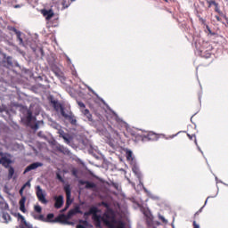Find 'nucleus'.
I'll use <instances>...</instances> for the list:
<instances>
[{"label":"nucleus","mask_w":228,"mask_h":228,"mask_svg":"<svg viewBox=\"0 0 228 228\" xmlns=\"http://www.w3.org/2000/svg\"><path fill=\"white\" fill-rule=\"evenodd\" d=\"M102 222L109 228H126V224L117 219L115 214H105Z\"/></svg>","instance_id":"1"},{"label":"nucleus","mask_w":228,"mask_h":228,"mask_svg":"<svg viewBox=\"0 0 228 228\" xmlns=\"http://www.w3.org/2000/svg\"><path fill=\"white\" fill-rule=\"evenodd\" d=\"M12 155L10 153H1V165L5 168H9L8 178L12 179L13 177V174H15V168L12 167Z\"/></svg>","instance_id":"2"},{"label":"nucleus","mask_w":228,"mask_h":228,"mask_svg":"<svg viewBox=\"0 0 228 228\" xmlns=\"http://www.w3.org/2000/svg\"><path fill=\"white\" fill-rule=\"evenodd\" d=\"M23 114H24V117L21 118L22 122H25V124L29 127H31V129H33L34 131H38V127H39L38 122L35 123V125H31L32 120H37V118L33 117V111H31V110L27 108L23 111Z\"/></svg>","instance_id":"3"},{"label":"nucleus","mask_w":228,"mask_h":228,"mask_svg":"<svg viewBox=\"0 0 228 228\" xmlns=\"http://www.w3.org/2000/svg\"><path fill=\"white\" fill-rule=\"evenodd\" d=\"M2 67H6V69H12L13 65L19 67V63H17V61H13V58H12V56H7L6 53H2Z\"/></svg>","instance_id":"4"},{"label":"nucleus","mask_w":228,"mask_h":228,"mask_svg":"<svg viewBox=\"0 0 228 228\" xmlns=\"http://www.w3.org/2000/svg\"><path fill=\"white\" fill-rule=\"evenodd\" d=\"M99 208L97 207H91L87 212H85V216H90L93 215V220H101V216H99Z\"/></svg>","instance_id":"5"},{"label":"nucleus","mask_w":228,"mask_h":228,"mask_svg":"<svg viewBox=\"0 0 228 228\" xmlns=\"http://www.w3.org/2000/svg\"><path fill=\"white\" fill-rule=\"evenodd\" d=\"M61 116L63 118H65L66 120H69V124H71V126L77 125V119H76V116H74V114H72V112H69V114H66L65 111H63V110H62Z\"/></svg>","instance_id":"6"},{"label":"nucleus","mask_w":228,"mask_h":228,"mask_svg":"<svg viewBox=\"0 0 228 228\" xmlns=\"http://www.w3.org/2000/svg\"><path fill=\"white\" fill-rule=\"evenodd\" d=\"M78 184L80 186H84V184H86L85 186L86 190H94V188H97V184H95V183L90 182V181H85L82 179L78 180Z\"/></svg>","instance_id":"7"},{"label":"nucleus","mask_w":228,"mask_h":228,"mask_svg":"<svg viewBox=\"0 0 228 228\" xmlns=\"http://www.w3.org/2000/svg\"><path fill=\"white\" fill-rule=\"evenodd\" d=\"M37 197L39 202H42L43 204H47V200H45V194H44V191H42V187H40V185L37 186Z\"/></svg>","instance_id":"8"},{"label":"nucleus","mask_w":228,"mask_h":228,"mask_svg":"<svg viewBox=\"0 0 228 228\" xmlns=\"http://www.w3.org/2000/svg\"><path fill=\"white\" fill-rule=\"evenodd\" d=\"M58 134L60 136V138H63L65 143H67L68 145H69L70 142H72V136H70V134L65 133V131H63V129H60L58 131Z\"/></svg>","instance_id":"9"},{"label":"nucleus","mask_w":228,"mask_h":228,"mask_svg":"<svg viewBox=\"0 0 228 228\" xmlns=\"http://www.w3.org/2000/svg\"><path fill=\"white\" fill-rule=\"evenodd\" d=\"M82 113L84 117H86V122H90L91 126H95V121L92 118V113H90V110L88 109L82 110Z\"/></svg>","instance_id":"10"},{"label":"nucleus","mask_w":228,"mask_h":228,"mask_svg":"<svg viewBox=\"0 0 228 228\" xmlns=\"http://www.w3.org/2000/svg\"><path fill=\"white\" fill-rule=\"evenodd\" d=\"M40 167H44V163H42V162H34V163L28 165L25 168L23 174H28V172H31V170H37V168H38Z\"/></svg>","instance_id":"11"},{"label":"nucleus","mask_w":228,"mask_h":228,"mask_svg":"<svg viewBox=\"0 0 228 228\" xmlns=\"http://www.w3.org/2000/svg\"><path fill=\"white\" fill-rule=\"evenodd\" d=\"M64 191L66 193L67 200H66V206L69 208L70 204H72V200H70V195L72 194V190L70 189V185L68 184L64 187Z\"/></svg>","instance_id":"12"},{"label":"nucleus","mask_w":228,"mask_h":228,"mask_svg":"<svg viewBox=\"0 0 228 228\" xmlns=\"http://www.w3.org/2000/svg\"><path fill=\"white\" fill-rule=\"evenodd\" d=\"M42 14L44 15V17H45L46 20H51V19L54 17V12L53 11V9H44L42 10Z\"/></svg>","instance_id":"13"},{"label":"nucleus","mask_w":228,"mask_h":228,"mask_svg":"<svg viewBox=\"0 0 228 228\" xmlns=\"http://www.w3.org/2000/svg\"><path fill=\"white\" fill-rule=\"evenodd\" d=\"M132 170L134 172V174L136 175V177L139 179V184H141V186H143V183L142 182V172L140 171V168L136 166H134L132 167Z\"/></svg>","instance_id":"14"},{"label":"nucleus","mask_w":228,"mask_h":228,"mask_svg":"<svg viewBox=\"0 0 228 228\" xmlns=\"http://www.w3.org/2000/svg\"><path fill=\"white\" fill-rule=\"evenodd\" d=\"M54 200H55L54 208L56 209H60L61 206H63V196L62 195L55 196Z\"/></svg>","instance_id":"15"},{"label":"nucleus","mask_w":228,"mask_h":228,"mask_svg":"<svg viewBox=\"0 0 228 228\" xmlns=\"http://www.w3.org/2000/svg\"><path fill=\"white\" fill-rule=\"evenodd\" d=\"M83 215V211H81V207L76 206L73 209H70L68 212L69 217V216H74L75 215Z\"/></svg>","instance_id":"16"},{"label":"nucleus","mask_w":228,"mask_h":228,"mask_svg":"<svg viewBox=\"0 0 228 228\" xmlns=\"http://www.w3.org/2000/svg\"><path fill=\"white\" fill-rule=\"evenodd\" d=\"M67 216L65 214H60L57 217L53 219V224H65Z\"/></svg>","instance_id":"17"},{"label":"nucleus","mask_w":228,"mask_h":228,"mask_svg":"<svg viewBox=\"0 0 228 228\" xmlns=\"http://www.w3.org/2000/svg\"><path fill=\"white\" fill-rule=\"evenodd\" d=\"M49 126L53 127V129H56L58 132L61 129V126L53 119L49 120Z\"/></svg>","instance_id":"18"},{"label":"nucleus","mask_w":228,"mask_h":228,"mask_svg":"<svg viewBox=\"0 0 228 228\" xmlns=\"http://www.w3.org/2000/svg\"><path fill=\"white\" fill-rule=\"evenodd\" d=\"M88 225H90L88 221L80 219L79 224H77L76 228H88Z\"/></svg>","instance_id":"19"},{"label":"nucleus","mask_w":228,"mask_h":228,"mask_svg":"<svg viewBox=\"0 0 228 228\" xmlns=\"http://www.w3.org/2000/svg\"><path fill=\"white\" fill-rule=\"evenodd\" d=\"M54 104V109L56 110V111H61V110L65 111V107H63V105L61 103H59L58 102H53Z\"/></svg>","instance_id":"20"},{"label":"nucleus","mask_w":228,"mask_h":228,"mask_svg":"<svg viewBox=\"0 0 228 228\" xmlns=\"http://www.w3.org/2000/svg\"><path fill=\"white\" fill-rule=\"evenodd\" d=\"M53 218H54V214L50 213L46 216V218L45 217V220H43V222L54 224V219Z\"/></svg>","instance_id":"21"},{"label":"nucleus","mask_w":228,"mask_h":228,"mask_svg":"<svg viewBox=\"0 0 228 228\" xmlns=\"http://www.w3.org/2000/svg\"><path fill=\"white\" fill-rule=\"evenodd\" d=\"M107 143L108 145H110V147H111L112 149H115V147H117L115 145V140H113L111 138V135L109 134V136H107Z\"/></svg>","instance_id":"22"},{"label":"nucleus","mask_w":228,"mask_h":228,"mask_svg":"<svg viewBox=\"0 0 228 228\" xmlns=\"http://www.w3.org/2000/svg\"><path fill=\"white\" fill-rule=\"evenodd\" d=\"M31 216L34 218V220H38L39 222H44L45 220L44 215H37V214L32 213Z\"/></svg>","instance_id":"23"},{"label":"nucleus","mask_w":228,"mask_h":228,"mask_svg":"<svg viewBox=\"0 0 228 228\" xmlns=\"http://www.w3.org/2000/svg\"><path fill=\"white\" fill-rule=\"evenodd\" d=\"M15 35L20 42V45H24V40L22 39V32L20 30H18L15 32Z\"/></svg>","instance_id":"24"},{"label":"nucleus","mask_w":228,"mask_h":228,"mask_svg":"<svg viewBox=\"0 0 228 228\" xmlns=\"http://www.w3.org/2000/svg\"><path fill=\"white\" fill-rule=\"evenodd\" d=\"M2 218H4L5 224H8L9 222L12 221V216H10V214L8 213H3Z\"/></svg>","instance_id":"25"},{"label":"nucleus","mask_w":228,"mask_h":228,"mask_svg":"<svg viewBox=\"0 0 228 228\" xmlns=\"http://www.w3.org/2000/svg\"><path fill=\"white\" fill-rule=\"evenodd\" d=\"M126 158L128 161H133V151L131 150H126Z\"/></svg>","instance_id":"26"},{"label":"nucleus","mask_w":228,"mask_h":228,"mask_svg":"<svg viewBox=\"0 0 228 228\" xmlns=\"http://www.w3.org/2000/svg\"><path fill=\"white\" fill-rule=\"evenodd\" d=\"M72 218V216L69 217V214L66 216V220H64L65 225H74V222L69 221V219Z\"/></svg>","instance_id":"27"},{"label":"nucleus","mask_w":228,"mask_h":228,"mask_svg":"<svg viewBox=\"0 0 228 228\" xmlns=\"http://www.w3.org/2000/svg\"><path fill=\"white\" fill-rule=\"evenodd\" d=\"M71 174L73 177H75L76 179H79V175H77L79 174V171L77 170V168H73L71 170Z\"/></svg>","instance_id":"28"},{"label":"nucleus","mask_w":228,"mask_h":228,"mask_svg":"<svg viewBox=\"0 0 228 228\" xmlns=\"http://www.w3.org/2000/svg\"><path fill=\"white\" fill-rule=\"evenodd\" d=\"M61 154H65L66 156H70V151L65 146H62V150L61 151Z\"/></svg>","instance_id":"29"},{"label":"nucleus","mask_w":228,"mask_h":228,"mask_svg":"<svg viewBox=\"0 0 228 228\" xmlns=\"http://www.w3.org/2000/svg\"><path fill=\"white\" fill-rule=\"evenodd\" d=\"M98 206H103V208H106V209H110V203L106 202V201H102L100 203H98Z\"/></svg>","instance_id":"30"},{"label":"nucleus","mask_w":228,"mask_h":228,"mask_svg":"<svg viewBox=\"0 0 228 228\" xmlns=\"http://www.w3.org/2000/svg\"><path fill=\"white\" fill-rule=\"evenodd\" d=\"M63 8H69L70 6V0H62Z\"/></svg>","instance_id":"31"},{"label":"nucleus","mask_w":228,"mask_h":228,"mask_svg":"<svg viewBox=\"0 0 228 228\" xmlns=\"http://www.w3.org/2000/svg\"><path fill=\"white\" fill-rule=\"evenodd\" d=\"M55 151H57L58 152H61L62 149H63V145L57 143L54 146Z\"/></svg>","instance_id":"32"},{"label":"nucleus","mask_w":228,"mask_h":228,"mask_svg":"<svg viewBox=\"0 0 228 228\" xmlns=\"http://www.w3.org/2000/svg\"><path fill=\"white\" fill-rule=\"evenodd\" d=\"M19 205L20 206H26V196H22V198L19 201Z\"/></svg>","instance_id":"33"},{"label":"nucleus","mask_w":228,"mask_h":228,"mask_svg":"<svg viewBox=\"0 0 228 228\" xmlns=\"http://www.w3.org/2000/svg\"><path fill=\"white\" fill-rule=\"evenodd\" d=\"M56 179H58V181H60L61 183H65V180L59 172L56 173Z\"/></svg>","instance_id":"34"},{"label":"nucleus","mask_w":228,"mask_h":228,"mask_svg":"<svg viewBox=\"0 0 228 228\" xmlns=\"http://www.w3.org/2000/svg\"><path fill=\"white\" fill-rule=\"evenodd\" d=\"M77 104L80 108V110L83 112V110H86V105H85V103L83 102H77Z\"/></svg>","instance_id":"35"},{"label":"nucleus","mask_w":228,"mask_h":228,"mask_svg":"<svg viewBox=\"0 0 228 228\" xmlns=\"http://www.w3.org/2000/svg\"><path fill=\"white\" fill-rule=\"evenodd\" d=\"M34 211H36V213H42V207L40 205H36L34 207Z\"/></svg>","instance_id":"36"},{"label":"nucleus","mask_w":228,"mask_h":228,"mask_svg":"<svg viewBox=\"0 0 228 228\" xmlns=\"http://www.w3.org/2000/svg\"><path fill=\"white\" fill-rule=\"evenodd\" d=\"M37 136L39 138H43V140H46L47 139V136L45 135V134H44V132L40 131L37 133Z\"/></svg>","instance_id":"37"},{"label":"nucleus","mask_w":228,"mask_h":228,"mask_svg":"<svg viewBox=\"0 0 228 228\" xmlns=\"http://www.w3.org/2000/svg\"><path fill=\"white\" fill-rule=\"evenodd\" d=\"M7 29L9 31H12L13 33H17L19 31L17 28H15V27H12V26H8Z\"/></svg>","instance_id":"38"},{"label":"nucleus","mask_w":228,"mask_h":228,"mask_svg":"<svg viewBox=\"0 0 228 228\" xmlns=\"http://www.w3.org/2000/svg\"><path fill=\"white\" fill-rule=\"evenodd\" d=\"M215 7H216L215 12H216V13H219V15H222V11L220 10L218 4Z\"/></svg>","instance_id":"39"},{"label":"nucleus","mask_w":228,"mask_h":228,"mask_svg":"<svg viewBox=\"0 0 228 228\" xmlns=\"http://www.w3.org/2000/svg\"><path fill=\"white\" fill-rule=\"evenodd\" d=\"M22 186H24V189H26V186H28V188H31V181L28 180L26 183H24Z\"/></svg>","instance_id":"40"},{"label":"nucleus","mask_w":228,"mask_h":228,"mask_svg":"<svg viewBox=\"0 0 228 228\" xmlns=\"http://www.w3.org/2000/svg\"><path fill=\"white\" fill-rule=\"evenodd\" d=\"M24 186H21V188L20 189V191H19V193H20V197L22 198V197H24Z\"/></svg>","instance_id":"41"},{"label":"nucleus","mask_w":228,"mask_h":228,"mask_svg":"<svg viewBox=\"0 0 228 228\" xmlns=\"http://www.w3.org/2000/svg\"><path fill=\"white\" fill-rule=\"evenodd\" d=\"M112 113H113L114 117H115V118H116V120H117L118 122H122V119H120V118H118V115H117V114L115 113V111H112Z\"/></svg>","instance_id":"42"},{"label":"nucleus","mask_w":228,"mask_h":228,"mask_svg":"<svg viewBox=\"0 0 228 228\" xmlns=\"http://www.w3.org/2000/svg\"><path fill=\"white\" fill-rule=\"evenodd\" d=\"M20 211H21L22 213H26V205L20 206Z\"/></svg>","instance_id":"43"},{"label":"nucleus","mask_w":228,"mask_h":228,"mask_svg":"<svg viewBox=\"0 0 228 228\" xmlns=\"http://www.w3.org/2000/svg\"><path fill=\"white\" fill-rule=\"evenodd\" d=\"M87 89L89 90V92H92V94H94V95H96V97H99V95L96 94L95 91H94V89H92V87L88 86Z\"/></svg>","instance_id":"44"},{"label":"nucleus","mask_w":228,"mask_h":228,"mask_svg":"<svg viewBox=\"0 0 228 228\" xmlns=\"http://www.w3.org/2000/svg\"><path fill=\"white\" fill-rule=\"evenodd\" d=\"M147 224H148V228H156V226L151 225V224H152L151 221L147 220Z\"/></svg>","instance_id":"45"},{"label":"nucleus","mask_w":228,"mask_h":228,"mask_svg":"<svg viewBox=\"0 0 228 228\" xmlns=\"http://www.w3.org/2000/svg\"><path fill=\"white\" fill-rule=\"evenodd\" d=\"M192 224L194 228H200V225H199L196 221H193Z\"/></svg>","instance_id":"46"},{"label":"nucleus","mask_w":228,"mask_h":228,"mask_svg":"<svg viewBox=\"0 0 228 228\" xmlns=\"http://www.w3.org/2000/svg\"><path fill=\"white\" fill-rule=\"evenodd\" d=\"M207 29L210 35L215 36V32H212L209 27L207 26Z\"/></svg>","instance_id":"47"},{"label":"nucleus","mask_w":228,"mask_h":228,"mask_svg":"<svg viewBox=\"0 0 228 228\" xmlns=\"http://www.w3.org/2000/svg\"><path fill=\"white\" fill-rule=\"evenodd\" d=\"M195 143H196V145H197L198 150L200 151V152H201V154H203L202 150H200V147L199 144L197 143V139H195Z\"/></svg>","instance_id":"48"},{"label":"nucleus","mask_w":228,"mask_h":228,"mask_svg":"<svg viewBox=\"0 0 228 228\" xmlns=\"http://www.w3.org/2000/svg\"><path fill=\"white\" fill-rule=\"evenodd\" d=\"M210 4H213L214 6H217L218 3L213 0L210 2Z\"/></svg>","instance_id":"49"},{"label":"nucleus","mask_w":228,"mask_h":228,"mask_svg":"<svg viewBox=\"0 0 228 228\" xmlns=\"http://www.w3.org/2000/svg\"><path fill=\"white\" fill-rule=\"evenodd\" d=\"M113 186H114V188L116 189V190H118V183H113Z\"/></svg>","instance_id":"50"},{"label":"nucleus","mask_w":228,"mask_h":228,"mask_svg":"<svg viewBox=\"0 0 228 228\" xmlns=\"http://www.w3.org/2000/svg\"><path fill=\"white\" fill-rule=\"evenodd\" d=\"M160 220H162V222H167V220L165 219V217L163 216H159Z\"/></svg>","instance_id":"51"},{"label":"nucleus","mask_w":228,"mask_h":228,"mask_svg":"<svg viewBox=\"0 0 228 228\" xmlns=\"http://www.w3.org/2000/svg\"><path fill=\"white\" fill-rule=\"evenodd\" d=\"M187 136H188V138H189L190 140H193V136H195V135H190V134H188Z\"/></svg>","instance_id":"52"},{"label":"nucleus","mask_w":228,"mask_h":228,"mask_svg":"<svg viewBox=\"0 0 228 228\" xmlns=\"http://www.w3.org/2000/svg\"><path fill=\"white\" fill-rule=\"evenodd\" d=\"M216 20H218V22H220L222 20V19L220 18V16H216Z\"/></svg>","instance_id":"53"},{"label":"nucleus","mask_w":228,"mask_h":228,"mask_svg":"<svg viewBox=\"0 0 228 228\" xmlns=\"http://www.w3.org/2000/svg\"><path fill=\"white\" fill-rule=\"evenodd\" d=\"M208 199H211V196H208V197L207 198V200H206V201H205V206L208 204Z\"/></svg>","instance_id":"54"},{"label":"nucleus","mask_w":228,"mask_h":228,"mask_svg":"<svg viewBox=\"0 0 228 228\" xmlns=\"http://www.w3.org/2000/svg\"><path fill=\"white\" fill-rule=\"evenodd\" d=\"M40 53H41V54H42V56H44V49H42V48H40Z\"/></svg>","instance_id":"55"},{"label":"nucleus","mask_w":228,"mask_h":228,"mask_svg":"<svg viewBox=\"0 0 228 228\" xmlns=\"http://www.w3.org/2000/svg\"><path fill=\"white\" fill-rule=\"evenodd\" d=\"M13 8H20V4H16L13 6Z\"/></svg>","instance_id":"56"},{"label":"nucleus","mask_w":228,"mask_h":228,"mask_svg":"<svg viewBox=\"0 0 228 228\" xmlns=\"http://www.w3.org/2000/svg\"><path fill=\"white\" fill-rule=\"evenodd\" d=\"M55 76H57V77H60V73L55 72Z\"/></svg>","instance_id":"57"},{"label":"nucleus","mask_w":228,"mask_h":228,"mask_svg":"<svg viewBox=\"0 0 228 228\" xmlns=\"http://www.w3.org/2000/svg\"><path fill=\"white\" fill-rule=\"evenodd\" d=\"M102 102H103L104 104H106V102H104L102 99H101Z\"/></svg>","instance_id":"58"},{"label":"nucleus","mask_w":228,"mask_h":228,"mask_svg":"<svg viewBox=\"0 0 228 228\" xmlns=\"http://www.w3.org/2000/svg\"><path fill=\"white\" fill-rule=\"evenodd\" d=\"M152 199H154L156 200H158V197H152Z\"/></svg>","instance_id":"59"},{"label":"nucleus","mask_w":228,"mask_h":228,"mask_svg":"<svg viewBox=\"0 0 228 228\" xmlns=\"http://www.w3.org/2000/svg\"><path fill=\"white\" fill-rule=\"evenodd\" d=\"M143 215H144L145 216H147V212H143Z\"/></svg>","instance_id":"60"},{"label":"nucleus","mask_w":228,"mask_h":228,"mask_svg":"<svg viewBox=\"0 0 228 228\" xmlns=\"http://www.w3.org/2000/svg\"><path fill=\"white\" fill-rule=\"evenodd\" d=\"M68 61H70V58L67 57Z\"/></svg>","instance_id":"61"},{"label":"nucleus","mask_w":228,"mask_h":228,"mask_svg":"<svg viewBox=\"0 0 228 228\" xmlns=\"http://www.w3.org/2000/svg\"><path fill=\"white\" fill-rule=\"evenodd\" d=\"M202 209H204V207H202V208L200 209V212L202 211Z\"/></svg>","instance_id":"62"},{"label":"nucleus","mask_w":228,"mask_h":228,"mask_svg":"<svg viewBox=\"0 0 228 228\" xmlns=\"http://www.w3.org/2000/svg\"><path fill=\"white\" fill-rule=\"evenodd\" d=\"M74 1H76V0H70L71 3H74Z\"/></svg>","instance_id":"63"},{"label":"nucleus","mask_w":228,"mask_h":228,"mask_svg":"<svg viewBox=\"0 0 228 228\" xmlns=\"http://www.w3.org/2000/svg\"><path fill=\"white\" fill-rule=\"evenodd\" d=\"M209 56H210V54H208V55L207 56V58H209Z\"/></svg>","instance_id":"64"}]
</instances>
